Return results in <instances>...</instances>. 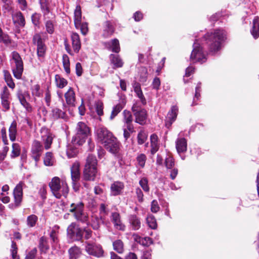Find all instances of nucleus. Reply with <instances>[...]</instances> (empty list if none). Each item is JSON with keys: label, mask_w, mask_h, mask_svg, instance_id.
Masks as SVG:
<instances>
[{"label": "nucleus", "mask_w": 259, "mask_h": 259, "mask_svg": "<svg viewBox=\"0 0 259 259\" xmlns=\"http://www.w3.org/2000/svg\"><path fill=\"white\" fill-rule=\"evenodd\" d=\"M67 234L76 240H80L83 236V231L75 223H71L67 228Z\"/></svg>", "instance_id": "12"}, {"label": "nucleus", "mask_w": 259, "mask_h": 259, "mask_svg": "<svg viewBox=\"0 0 259 259\" xmlns=\"http://www.w3.org/2000/svg\"><path fill=\"white\" fill-rule=\"evenodd\" d=\"M33 42L37 46V55L39 58L45 56L47 47L40 34H35L33 37Z\"/></svg>", "instance_id": "10"}, {"label": "nucleus", "mask_w": 259, "mask_h": 259, "mask_svg": "<svg viewBox=\"0 0 259 259\" xmlns=\"http://www.w3.org/2000/svg\"><path fill=\"white\" fill-rule=\"evenodd\" d=\"M11 255L12 259H19L17 255V247L16 243L12 241L11 245Z\"/></svg>", "instance_id": "56"}, {"label": "nucleus", "mask_w": 259, "mask_h": 259, "mask_svg": "<svg viewBox=\"0 0 259 259\" xmlns=\"http://www.w3.org/2000/svg\"><path fill=\"white\" fill-rule=\"evenodd\" d=\"M124 116V122H132L133 117L131 113L129 111L124 110L123 112Z\"/></svg>", "instance_id": "61"}, {"label": "nucleus", "mask_w": 259, "mask_h": 259, "mask_svg": "<svg viewBox=\"0 0 259 259\" xmlns=\"http://www.w3.org/2000/svg\"><path fill=\"white\" fill-rule=\"evenodd\" d=\"M90 130L87 124L83 122H79L76 127V134L72 138L74 144L82 145L89 136Z\"/></svg>", "instance_id": "5"}, {"label": "nucleus", "mask_w": 259, "mask_h": 259, "mask_svg": "<svg viewBox=\"0 0 259 259\" xmlns=\"http://www.w3.org/2000/svg\"><path fill=\"white\" fill-rule=\"evenodd\" d=\"M110 219L114 228L118 230L124 231L125 226L121 220L120 215L117 212H112Z\"/></svg>", "instance_id": "18"}, {"label": "nucleus", "mask_w": 259, "mask_h": 259, "mask_svg": "<svg viewBox=\"0 0 259 259\" xmlns=\"http://www.w3.org/2000/svg\"><path fill=\"white\" fill-rule=\"evenodd\" d=\"M17 97L19 99L20 103L26 109L27 112H30L32 110V108L30 104L27 101V99L30 98V95L28 92H23L22 90H19L17 93Z\"/></svg>", "instance_id": "14"}, {"label": "nucleus", "mask_w": 259, "mask_h": 259, "mask_svg": "<svg viewBox=\"0 0 259 259\" xmlns=\"http://www.w3.org/2000/svg\"><path fill=\"white\" fill-rule=\"evenodd\" d=\"M63 64L64 70L67 74H69L70 72V61L69 57L67 55L63 56Z\"/></svg>", "instance_id": "49"}, {"label": "nucleus", "mask_w": 259, "mask_h": 259, "mask_svg": "<svg viewBox=\"0 0 259 259\" xmlns=\"http://www.w3.org/2000/svg\"><path fill=\"white\" fill-rule=\"evenodd\" d=\"M137 160L138 164L141 167H143L145 165L146 160V156L144 154H141L137 157Z\"/></svg>", "instance_id": "57"}, {"label": "nucleus", "mask_w": 259, "mask_h": 259, "mask_svg": "<svg viewBox=\"0 0 259 259\" xmlns=\"http://www.w3.org/2000/svg\"><path fill=\"white\" fill-rule=\"evenodd\" d=\"M46 27L47 32L50 34H52L54 32V25L52 21H48L46 23Z\"/></svg>", "instance_id": "63"}, {"label": "nucleus", "mask_w": 259, "mask_h": 259, "mask_svg": "<svg viewBox=\"0 0 259 259\" xmlns=\"http://www.w3.org/2000/svg\"><path fill=\"white\" fill-rule=\"evenodd\" d=\"M124 188V185L120 182H115L111 186V191L113 195L120 194Z\"/></svg>", "instance_id": "30"}, {"label": "nucleus", "mask_w": 259, "mask_h": 259, "mask_svg": "<svg viewBox=\"0 0 259 259\" xmlns=\"http://www.w3.org/2000/svg\"><path fill=\"white\" fill-rule=\"evenodd\" d=\"M146 222L148 226L152 229H156L157 227V223L154 217L151 214L148 215L146 218Z\"/></svg>", "instance_id": "45"}, {"label": "nucleus", "mask_w": 259, "mask_h": 259, "mask_svg": "<svg viewBox=\"0 0 259 259\" xmlns=\"http://www.w3.org/2000/svg\"><path fill=\"white\" fill-rule=\"evenodd\" d=\"M133 237L136 242L143 246H149L152 243V239L148 237L142 238L137 234H134Z\"/></svg>", "instance_id": "28"}, {"label": "nucleus", "mask_w": 259, "mask_h": 259, "mask_svg": "<svg viewBox=\"0 0 259 259\" xmlns=\"http://www.w3.org/2000/svg\"><path fill=\"white\" fill-rule=\"evenodd\" d=\"M1 135L2 141L5 145H7L9 144L6 128L3 127L1 130Z\"/></svg>", "instance_id": "58"}, {"label": "nucleus", "mask_w": 259, "mask_h": 259, "mask_svg": "<svg viewBox=\"0 0 259 259\" xmlns=\"http://www.w3.org/2000/svg\"><path fill=\"white\" fill-rule=\"evenodd\" d=\"M176 146L179 154L187 151V144L186 140L184 138H180L176 142Z\"/></svg>", "instance_id": "24"}, {"label": "nucleus", "mask_w": 259, "mask_h": 259, "mask_svg": "<svg viewBox=\"0 0 259 259\" xmlns=\"http://www.w3.org/2000/svg\"><path fill=\"white\" fill-rule=\"evenodd\" d=\"M139 80L142 82H144L147 80L148 76L147 69L145 67H142L139 69Z\"/></svg>", "instance_id": "44"}, {"label": "nucleus", "mask_w": 259, "mask_h": 259, "mask_svg": "<svg viewBox=\"0 0 259 259\" xmlns=\"http://www.w3.org/2000/svg\"><path fill=\"white\" fill-rule=\"evenodd\" d=\"M39 248L41 252L46 253L49 249V245L47 238L41 237L39 240Z\"/></svg>", "instance_id": "39"}, {"label": "nucleus", "mask_w": 259, "mask_h": 259, "mask_svg": "<svg viewBox=\"0 0 259 259\" xmlns=\"http://www.w3.org/2000/svg\"><path fill=\"white\" fill-rule=\"evenodd\" d=\"M9 148L8 146H5L3 148L2 151H0V161L4 160L6 157Z\"/></svg>", "instance_id": "62"}, {"label": "nucleus", "mask_w": 259, "mask_h": 259, "mask_svg": "<svg viewBox=\"0 0 259 259\" xmlns=\"http://www.w3.org/2000/svg\"><path fill=\"white\" fill-rule=\"evenodd\" d=\"M17 134V123L15 120H13L9 128V137L12 142L16 140Z\"/></svg>", "instance_id": "26"}, {"label": "nucleus", "mask_w": 259, "mask_h": 259, "mask_svg": "<svg viewBox=\"0 0 259 259\" xmlns=\"http://www.w3.org/2000/svg\"><path fill=\"white\" fill-rule=\"evenodd\" d=\"M71 174L73 188L75 191H77V182L80 178L79 164L78 162H75L72 164L71 168Z\"/></svg>", "instance_id": "16"}, {"label": "nucleus", "mask_w": 259, "mask_h": 259, "mask_svg": "<svg viewBox=\"0 0 259 259\" xmlns=\"http://www.w3.org/2000/svg\"><path fill=\"white\" fill-rule=\"evenodd\" d=\"M24 183L20 182L16 185L13 191V195L15 199V203L16 206L20 204L23 196V186Z\"/></svg>", "instance_id": "21"}, {"label": "nucleus", "mask_w": 259, "mask_h": 259, "mask_svg": "<svg viewBox=\"0 0 259 259\" xmlns=\"http://www.w3.org/2000/svg\"><path fill=\"white\" fill-rule=\"evenodd\" d=\"M191 60L194 62L203 63L206 61V56L203 51L202 47L196 41L193 44V49L192 52Z\"/></svg>", "instance_id": "8"}, {"label": "nucleus", "mask_w": 259, "mask_h": 259, "mask_svg": "<svg viewBox=\"0 0 259 259\" xmlns=\"http://www.w3.org/2000/svg\"><path fill=\"white\" fill-rule=\"evenodd\" d=\"M52 117L55 119H57L58 118H65V113L64 112L62 111L61 110L58 108H54L52 110Z\"/></svg>", "instance_id": "42"}, {"label": "nucleus", "mask_w": 259, "mask_h": 259, "mask_svg": "<svg viewBox=\"0 0 259 259\" xmlns=\"http://www.w3.org/2000/svg\"><path fill=\"white\" fill-rule=\"evenodd\" d=\"M11 56L15 64V67L12 69L13 75L17 79H21L23 71V63L21 57L16 51L12 53Z\"/></svg>", "instance_id": "7"}, {"label": "nucleus", "mask_w": 259, "mask_h": 259, "mask_svg": "<svg viewBox=\"0 0 259 259\" xmlns=\"http://www.w3.org/2000/svg\"><path fill=\"white\" fill-rule=\"evenodd\" d=\"M226 31L221 29H215L207 33L204 36L210 52L215 53L220 51L222 44L226 39Z\"/></svg>", "instance_id": "2"}, {"label": "nucleus", "mask_w": 259, "mask_h": 259, "mask_svg": "<svg viewBox=\"0 0 259 259\" xmlns=\"http://www.w3.org/2000/svg\"><path fill=\"white\" fill-rule=\"evenodd\" d=\"M85 250L89 254L97 257H101L103 254V250L101 245L93 242L87 243Z\"/></svg>", "instance_id": "13"}, {"label": "nucleus", "mask_w": 259, "mask_h": 259, "mask_svg": "<svg viewBox=\"0 0 259 259\" xmlns=\"http://www.w3.org/2000/svg\"><path fill=\"white\" fill-rule=\"evenodd\" d=\"M68 253L70 259H77L80 256L81 251L78 247L74 246L68 250Z\"/></svg>", "instance_id": "37"}, {"label": "nucleus", "mask_w": 259, "mask_h": 259, "mask_svg": "<svg viewBox=\"0 0 259 259\" xmlns=\"http://www.w3.org/2000/svg\"><path fill=\"white\" fill-rule=\"evenodd\" d=\"M115 28L109 21H106L103 25V36L107 38L111 36L114 32Z\"/></svg>", "instance_id": "22"}, {"label": "nucleus", "mask_w": 259, "mask_h": 259, "mask_svg": "<svg viewBox=\"0 0 259 259\" xmlns=\"http://www.w3.org/2000/svg\"><path fill=\"white\" fill-rule=\"evenodd\" d=\"M253 37L256 39L259 36V17H255L253 20L252 27L250 30Z\"/></svg>", "instance_id": "33"}, {"label": "nucleus", "mask_w": 259, "mask_h": 259, "mask_svg": "<svg viewBox=\"0 0 259 259\" xmlns=\"http://www.w3.org/2000/svg\"><path fill=\"white\" fill-rule=\"evenodd\" d=\"M43 150V147L41 143L37 141H34L32 145V157L36 162H37Z\"/></svg>", "instance_id": "20"}, {"label": "nucleus", "mask_w": 259, "mask_h": 259, "mask_svg": "<svg viewBox=\"0 0 259 259\" xmlns=\"http://www.w3.org/2000/svg\"><path fill=\"white\" fill-rule=\"evenodd\" d=\"M151 140V153L152 154H155L159 149V144L158 143V137L155 134H152L150 137Z\"/></svg>", "instance_id": "34"}, {"label": "nucleus", "mask_w": 259, "mask_h": 259, "mask_svg": "<svg viewBox=\"0 0 259 259\" xmlns=\"http://www.w3.org/2000/svg\"><path fill=\"white\" fill-rule=\"evenodd\" d=\"M147 134L144 131H141L138 134L137 139L139 144H144L147 139Z\"/></svg>", "instance_id": "50"}, {"label": "nucleus", "mask_w": 259, "mask_h": 259, "mask_svg": "<svg viewBox=\"0 0 259 259\" xmlns=\"http://www.w3.org/2000/svg\"><path fill=\"white\" fill-rule=\"evenodd\" d=\"M125 103L122 101V103L118 104L113 107L110 117L111 119H113L121 111Z\"/></svg>", "instance_id": "41"}, {"label": "nucleus", "mask_w": 259, "mask_h": 259, "mask_svg": "<svg viewBox=\"0 0 259 259\" xmlns=\"http://www.w3.org/2000/svg\"><path fill=\"white\" fill-rule=\"evenodd\" d=\"M97 161L95 156L89 155L83 171V178L87 181H94L97 174Z\"/></svg>", "instance_id": "4"}, {"label": "nucleus", "mask_w": 259, "mask_h": 259, "mask_svg": "<svg viewBox=\"0 0 259 259\" xmlns=\"http://www.w3.org/2000/svg\"><path fill=\"white\" fill-rule=\"evenodd\" d=\"M55 82L57 87L60 89L63 88L67 84V80L65 78L61 77L59 75H55Z\"/></svg>", "instance_id": "43"}, {"label": "nucleus", "mask_w": 259, "mask_h": 259, "mask_svg": "<svg viewBox=\"0 0 259 259\" xmlns=\"http://www.w3.org/2000/svg\"><path fill=\"white\" fill-rule=\"evenodd\" d=\"M160 209V207L157 200H154L151 203V211L153 213L157 212Z\"/></svg>", "instance_id": "59"}, {"label": "nucleus", "mask_w": 259, "mask_h": 259, "mask_svg": "<svg viewBox=\"0 0 259 259\" xmlns=\"http://www.w3.org/2000/svg\"><path fill=\"white\" fill-rule=\"evenodd\" d=\"M12 19L13 23L16 26L23 27L25 25V18L20 11H13L12 12Z\"/></svg>", "instance_id": "19"}, {"label": "nucleus", "mask_w": 259, "mask_h": 259, "mask_svg": "<svg viewBox=\"0 0 259 259\" xmlns=\"http://www.w3.org/2000/svg\"><path fill=\"white\" fill-rule=\"evenodd\" d=\"M59 227L57 225L54 226L50 233V236L52 241V247H55V245L58 242V234Z\"/></svg>", "instance_id": "36"}, {"label": "nucleus", "mask_w": 259, "mask_h": 259, "mask_svg": "<svg viewBox=\"0 0 259 259\" xmlns=\"http://www.w3.org/2000/svg\"><path fill=\"white\" fill-rule=\"evenodd\" d=\"M37 249L36 248H34L28 253L26 256L25 259H34L35 257Z\"/></svg>", "instance_id": "64"}, {"label": "nucleus", "mask_w": 259, "mask_h": 259, "mask_svg": "<svg viewBox=\"0 0 259 259\" xmlns=\"http://www.w3.org/2000/svg\"><path fill=\"white\" fill-rule=\"evenodd\" d=\"M179 112L178 107L177 106H172L168 111L165 119V126L169 128L172 123L176 120Z\"/></svg>", "instance_id": "17"}, {"label": "nucleus", "mask_w": 259, "mask_h": 259, "mask_svg": "<svg viewBox=\"0 0 259 259\" xmlns=\"http://www.w3.org/2000/svg\"><path fill=\"white\" fill-rule=\"evenodd\" d=\"M39 4L41 9L44 15H47L49 13V9L48 6L47 0H39Z\"/></svg>", "instance_id": "55"}, {"label": "nucleus", "mask_w": 259, "mask_h": 259, "mask_svg": "<svg viewBox=\"0 0 259 259\" xmlns=\"http://www.w3.org/2000/svg\"><path fill=\"white\" fill-rule=\"evenodd\" d=\"M1 105L4 111L10 109L11 94L7 87H4L1 93Z\"/></svg>", "instance_id": "15"}, {"label": "nucleus", "mask_w": 259, "mask_h": 259, "mask_svg": "<svg viewBox=\"0 0 259 259\" xmlns=\"http://www.w3.org/2000/svg\"><path fill=\"white\" fill-rule=\"evenodd\" d=\"M37 220L38 218L36 215L34 214L30 215L27 218V225L29 227H33L35 226Z\"/></svg>", "instance_id": "48"}, {"label": "nucleus", "mask_w": 259, "mask_h": 259, "mask_svg": "<svg viewBox=\"0 0 259 259\" xmlns=\"http://www.w3.org/2000/svg\"><path fill=\"white\" fill-rule=\"evenodd\" d=\"M97 140L103 145L110 152L116 154L119 150V143L117 139L105 127H99L96 130Z\"/></svg>", "instance_id": "1"}, {"label": "nucleus", "mask_w": 259, "mask_h": 259, "mask_svg": "<svg viewBox=\"0 0 259 259\" xmlns=\"http://www.w3.org/2000/svg\"><path fill=\"white\" fill-rule=\"evenodd\" d=\"M148 183V180L145 178H142L139 181L140 186L145 192H148L149 191V187Z\"/></svg>", "instance_id": "52"}, {"label": "nucleus", "mask_w": 259, "mask_h": 259, "mask_svg": "<svg viewBox=\"0 0 259 259\" xmlns=\"http://www.w3.org/2000/svg\"><path fill=\"white\" fill-rule=\"evenodd\" d=\"M113 246L114 250L119 253L123 251V244L120 240H117L113 242Z\"/></svg>", "instance_id": "46"}, {"label": "nucleus", "mask_w": 259, "mask_h": 259, "mask_svg": "<svg viewBox=\"0 0 259 259\" xmlns=\"http://www.w3.org/2000/svg\"><path fill=\"white\" fill-rule=\"evenodd\" d=\"M109 58L114 69L122 67L123 62L119 55L111 54Z\"/></svg>", "instance_id": "29"}, {"label": "nucleus", "mask_w": 259, "mask_h": 259, "mask_svg": "<svg viewBox=\"0 0 259 259\" xmlns=\"http://www.w3.org/2000/svg\"><path fill=\"white\" fill-rule=\"evenodd\" d=\"M65 98L66 103L71 107H74L75 105V93L71 88L65 94Z\"/></svg>", "instance_id": "23"}, {"label": "nucleus", "mask_w": 259, "mask_h": 259, "mask_svg": "<svg viewBox=\"0 0 259 259\" xmlns=\"http://www.w3.org/2000/svg\"><path fill=\"white\" fill-rule=\"evenodd\" d=\"M49 186L53 194L57 198H60L62 196L66 198L69 193V187L66 180L58 177L53 178Z\"/></svg>", "instance_id": "3"}, {"label": "nucleus", "mask_w": 259, "mask_h": 259, "mask_svg": "<svg viewBox=\"0 0 259 259\" xmlns=\"http://www.w3.org/2000/svg\"><path fill=\"white\" fill-rule=\"evenodd\" d=\"M72 40V46L73 48V51H72L69 46L65 44V49L68 53L71 55H73L74 53H77L81 47V43L79 38V35L77 33H72L71 36Z\"/></svg>", "instance_id": "11"}, {"label": "nucleus", "mask_w": 259, "mask_h": 259, "mask_svg": "<svg viewBox=\"0 0 259 259\" xmlns=\"http://www.w3.org/2000/svg\"><path fill=\"white\" fill-rule=\"evenodd\" d=\"M69 211L73 213L74 216L77 221L88 224V215L84 211V204L82 202L72 203Z\"/></svg>", "instance_id": "6"}, {"label": "nucleus", "mask_w": 259, "mask_h": 259, "mask_svg": "<svg viewBox=\"0 0 259 259\" xmlns=\"http://www.w3.org/2000/svg\"><path fill=\"white\" fill-rule=\"evenodd\" d=\"M32 95L34 97H40L42 94V91L38 84H35L31 88Z\"/></svg>", "instance_id": "51"}, {"label": "nucleus", "mask_w": 259, "mask_h": 259, "mask_svg": "<svg viewBox=\"0 0 259 259\" xmlns=\"http://www.w3.org/2000/svg\"><path fill=\"white\" fill-rule=\"evenodd\" d=\"M74 24L75 27L78 28L79 26L80 25V22H81V11L80 6H77L74 11Z\"/></svg>", "instance_id": "38"}, {"label": "nucleus", "mask_w": 259, "mask_h": 259, "mask_svg": "<svg viewBox=\"0 0 259 259\" xmlns=\"http://www.w3.org/2000/svg\"><path fill=\"white\" fill-rule=\"evenodd\" d=\"M164 164L167 169H172L175 165L174 159L172 157L168 156L165 158Z\"/></svg>", "instance_id": "53"}, {"label": "nucleus", "mask_w": 259, "mask_h": 259, "mask_svg": "<svg viewBox=\"0 0 259 259\" xmlns=\"http://www.w3.org/2000/svg\"><path fill=\"white\" fill-rule=\"evenodd\" d=\"M0 42H3L6 45L11 43V39L9 35L5 33L0 35Z\"/></svg>", "instance_id": "60"}, {"label": "nucleus", "mask_w": 259, "mask_h": 259, "mask_svg": "<svg viewBox=\"0 0 259 259\" xmlns=\"http://www.w3.org/2000/svg\"><path fill=\"white\" fill-rule=\"evenodd\" d=\"M21 149L19 144L14 143L12 144V150L11 156L12 158L16 157L19 156Z\"/></svg>", "instance_id": "47"}, {"label": "nucleus", "mask_w": 259, "mask_h": 259, "mask_svg": "<svg viewBox=\"0 0 259 259\" xmlns=\"http://www.w3.org/2000/svg\"><path fill=\"white\" fill-rule=\"evenodd\" d=\"M96 111L99 116L103 114V103L101 101H98L95 104Z\"/></svg>", "instance_id": "54"}, {"label": "nucleus", "mask_w": 259, "mask_h": 259, "mask_svg": "<svg viewBox=\"0 0 259 259\" xmlns=\"http://www.w3.org/2000/svg\"><path fill=\"white\" fill-rule=\"evenodd\" d=\"M80 145L74 144L72 141L70 144H69L67 146L66 154L68 158H72L75 156L77 153L78 150L76 146Z\"/></svg>", "instance_id": "31"}, {"label": "nucleus", "mask_w": 259, "mask_h": 259, "mask_svg": "<svg viewBox=\"0 0 259 259\" xmlns=\"http://www.w3.org/2000/svg\"><path fill=\"white\" fill-rule=\"evenodd\" d=\"M45 132L46 135H42V139L45 144V149L47 150L50 148L53 138L52 135L47 130H45Z\"/></svg>", "instance_id": "35"}, {"label": "nucleus", "mask_w": 259, "mask_h": 259, "mask_svg": "<svg viewBox=\"0 0 259 259\" xmlns=\"http://www.w3.org/2000/svg\"><path fill=\"white\" fill-rule=\"evenodd\" d=\"M106 47L112 52L118 53L120 51L119 40L117 38H114L106 42Z\"/></svg>", "instance_id": "25"}, {"label": "nucleus", "mask_w": 259, "mask_h": 259, "mask_svg": "<svg viewBox=\"0 0 259 259\" xmlns=\"http://www.w3.org/2000/svg\"><path fill=\"white\" fill-rule=\"evenodd\" d=\"M133 87L134 89V91L136 93L137 96L140 99L142 105H146L147 103L146 100L143 94L140 84L138 83H134Z\"/></svg>", "instance_id": "32"}, {"label": "nucleus", "mask_w": 259, "mask_h": 259, "mask_svg": "<svg viewBox=\"0 0 259 259\" xmlns=\"http://www.w3.org/2000/svg\"><path fill=\"white\" fill-rule=\"evenodd\" d=\"M132 109L136 117V122L141 125L145 124L147 117L146 111L141 109L137 102L133 105Z\"/></svg>", "instance_id": "9"}, {"label": "nucleus", "mask_w": 259, "mask_h": 259, "mask_svg": "<svg viewBox=\"0 0 259 259\" xmlns=\"http://www.w3.org/2000/svg\"><path fill=\"white\" fill-rule=\"evenodd\" d=\"M54 162L55 159L52 153L50 152H47L44 159L45 165L48 166H52Z\"/></svg>", "instance_id": "40"}, {"label": "nucleus", "mask_w": 259, "mask_h": 259, "mask_svg": "<svg viewBox=\"0 0 259 259\" xmlns=\"http://www.w3.org/2000/svg\"><path fill=\"white\" fill-rule=\"evenodd\" d=\"M128 221L131 227L134 230H138L141 227V221L140 219L135 214H132L129 216Z\"/></svg>", "instance_id": "27"}]
</instances>
